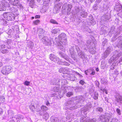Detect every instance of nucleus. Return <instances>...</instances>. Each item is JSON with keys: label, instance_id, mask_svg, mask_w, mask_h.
Listing matches in <instances>:
<instances>
[{"label": "nucleus", "instance_id": "nucleus-1", "mask_svg": "<svg viewBox=\"0 0 122 122\" xmlns=\"http://www.w3.org/2000/svg\"><path fill=\"white\" fill-rule=\"evenodd\" d=\"M66 34L64 33H62L59 35L58 36V38H56L55 39L56 42L54 43L56 45L59 46V48L62 51H63L65 49L63 45H65L66 44Z\"/></svg>", "mask_w": 122, "mask_h": 122}, {"label": "nucleus", "instance_id": "nucleus-2", "mask_svg": "<svg viewBox=\"0 0 122 122\" xmlns=\"http://www.w3.org/2000/svg\"><path fill=\"white\" fill-rule=\"evenodd\" d=\"M3 17L8 20H14L15 19V14L12 13L7 12L4 13Z\"/></svg>", "mask_w": 122, "mask_h": 122}, {"label": "nucleus", "instance_id": "nucleus-3", "mask_svg": "<svg viewBox=\"0 0 122 122\" xmlns=\"http://www.w3.org/2000/svg\"><path fill=\"white\" fill-rule=\"evenodd\" d=\"M12 69V67L9 65H6L2 67L1 70L2 73L4 75H6L10 73Z\"/></svg>", "mask_w": 122, "mask_h": 122}, {"label": "nucleus", "instance_id": "nucleus-4", "mask_svg": "<svg viewBox=\"0 0 122 122\" xmlns=\"http://www.w3.org/2000/svg\"><path fill=\"white\" fill-rule=\"evenodd\" d=\"M66 108L69 109L70 110H72L76 108V107L75 104H73V102L72 101H69L66 103Z\"/></svg>", "mask_w": 122, "mask_h": 122}, {"label": "nucleus", "instance_id": "nucleus-5", "mask_svg": "<svg viewBox=\"0 0 122 122\" xmlns=\"http://www.w3.org/2000/svg\"><path fill=\"white\" fill-rule=\"evenodd\" d=\"M7 7H10V5L8 2L5 1L0 2V11H3L6 10V8Z\"/></svg>", "mask_w": 122, "mask_h": 122}, {"label": "nucleus", "instance_id": "nucleus-6", "mask_svg": "<svg viewBox=\"0 0 122 122\" xmlns=\"http://www.w3.org/2000/svg\"><path fill=\"white\" fill-rule=\"evenodd\" d=\"M115 27L114 26H112L111 27V28H110V30L109 33V34L111 33L114 34V37L111 39V41L112 42L114 41L117 39L116 38L117 35H118L117 32H115Z\"/></svg>", "mask_w": 122, "mask_h": 122}, {"label": "nucleus", "instance_id": "nucleus-7", "mask_svg": "<svg viewBox=\"0 0 122 122\" xmlns=\"http://www.w3.org/2000/svg\"><path fill=\"white\" fill-rule=\"evenodd\" d=\"M76 48L79 57L82 59L85 58L86 55L85 53L82 52L78 46H76Z\"/></svg>", "mask_w": 122, "mask_h": 122}, {"label": "nucleus", "instance_id": "nucleus-8", "mask_svg": "<svg viewBox=\"0 0 122 122\" xmlns=\"http://www.w3.org/2000/svg\"><path fill=\"white\" fill-rule=\"evenodd\" d=\"M96 119L95 118L93 119H89L81 117L80 119L81 122H95L96 121Z\"/></svg>", "mask_w": 122, "mask_h": 122}, {"label": "nucleus", "instance_id": "nucleus-9", "mask_svg": "<svg viewBox=\"0 0 122 122\" xmlns=\"http://www.w3.org/2000/svg\"><path fill=\"white\" fill-rule=\"evenodd\" d=\"M42 41L43 43L46 45H50L51 44V41L47 37H43L42 39Z\"/></svg>", "mask_w": 122, "mask_h": 122}, {"label": "nucleus", "instance_id": "nucleus-10", "mask_svg": "<svg viewBox=\"0 0 122 122\" xmlns=\"http://www.w3.org/2000/svg\"><path fill=\"white\" fill-rule=\"evenodd\" d=\"M49 58L52 61L55 62H56L58 64V62L60 61V59L53 54H51L49 56Z\"/></svg>", "mask_w": 122, "mask_h": 122}, {"label": "nucleus", "instance_id": "nucleus-11", "mask_svg": "<svg viewBox=\"0 0 122 122\" xmlns=\"http://www.w3.org/2000/svg\"><path fill=\"white\" fill-rule=\"evenodd\" d=\"M62 4V2H60L57 4H56L54 7L53 9L54 12L56 11V13H57L58 11L60 10Z\"/></svg>", "mask_w": 122, "mask_h": 122}, {"label": "nucleus", "instance_id": "nucleus-12", "mask_svg": "<svg viewBox=\"0 0 122 122\" xmlns=\"http://www.w3.org/2000/svg\"><path fill=\"white\" fill-rule=\"evenodd\" d=\"M71 69L68 68H61L59 70L60 73H62L63 74H68L70 72Z\"/></svg>", "mask_w": 122, "mask_h": 122}, {"label": "nucleus", "instance_id": "nucleus-13", "mask_svg": "<svg viewBox=\"0 0 122 122\" xmlns=\"http://www.w3.org/2000/svg\"><path fill=\"white\" fill-rule=\"evenodd\" d=\"M121 55V53H119L116 56L115 55H113V56L109 60V62L111 63L113 61H116L118 58V57L120 56Z\"/></svg>", "mask_w": 122, "mask_h": 122}, {"label": "nucleus", "instance_id": "nucleus-14", "mask_svg": "<svg viewBox=\"0 0 122 122\" xmlns=\"http://www.w3.org/2000/svg\"><path fill=\"white\" fill-rule=\"evenodd\" d=\"M58 54L61 57L63 58L66 60L68 61L69 62H70V60L69 58V57L68 56L65 54L63 53L61 51H59L58 52Z\"/></svg>", "mask_w": 122, "mask_h": 122}, {"label": "nucleus", "instance_id": "nucleus-15", "mask_svg": "<svg viewBox=\"0 0 122 122\" xmlns=\"http://www.w3.org/2000/svg\"><path fill=\"white\" fill-rule=\"evenodd\" d=\"M111 50L109 48H108L106 50L104 53L102 55V57L103 58H105L107 57L110 54Z\"/></svg>", "mask_w": 122, "mask_h": 122}, {"label": "nucleus", "instance_id": "nucleus-16", "mask_svg": "<svg viewBox=\"0 0 122 122\" xmlns=\"http://www.w3.org/2000/svg\"><path fill=\"white\" fill-rule=\"evenodd\" d=\"M45 32V30L41 28H38L37 30V33L40 37L43 36Z\"/></svg>", "mask_w": 122, "mask_h": 122}, {"label": "nucleus", "instance_id": "nucleus-17", "mask_svg": "<svg viewBox=\"0 0 122 122\" xmlns=\"http://www.w3.org/2000/svg\"><path fill=\"white\" fill-rule=\"evenodd\" d=\"M115 100L118 103H122V96L119 95L116 96L115 97Z\"/></svg>", "mask_w": 122, "mask_h": 122}, {"label": "nucleus", "instance_id": "nucleus-18", "mask_svg": "<svg viewBox=\"0 0 122 122\" xmlns=\"http://www.w3.org/2000/svg\"><path fill=\"white\" fill-rule=\"evenodd\" d=\"M114 9L118 12L119 13L122 12V5L120 4L117 5Z\"/></svg>", "mask_w": 122, "mask_h": 122}, {"label": "nucleus", "instance_id": "nucleus-19", "mask_svg": "<svg viewBox=\"0 0 122 122\" xmlns=\"http://www.w3.org/2000/svg\"><path fill=\"white\" fill-rule=\"evenodd\" d=\"M15 118L17 122H20V120L23 118V117L21 115L18 114L16 115L15 117Z\"/></svg>", "mask_w": 122, "mask_h": 122}, {"label": "nucleus", "instance_id": "nucleus-20", "mask_svg": "<svg viewBox=\"0 0 122 122\" xmlns=\"http://www.w3.org/2000/svg\"><path fill=\"white\" fill-rule=\"evenodd\" d=\"M58 64L61 65H64L67 66H69L70 65L66 61H62L60 60V61L58 62Z\"/></svg>", "mask_w": 122, "mask_h": 122}, {"label": "nucleus", "instance_id": "nucleus-21", "mask_svg": "<svg viewBox=\"0 0 122 122\" xmlns=\"http://www.w3.org/2000/svg\"><path fill=\"white\" fill-rule=\"evenodd\" d=\"M20 3L19 1L18 0H15L14 1L10 2V3L14 6H17Z\"/></svg>", "mask_w": 122, "mask_h": 122}, {"label": "nucleus", "instance_id": "nucleus-22", "mask_svg": "<svg viewBox=\"0 0 122 122\" xmlns=\"http://www.w3.org/2000/svg\"><path fill=\"white\" fill-rule=\"evenodd\" d=\"M51 121L52 122H60L61 121L58 118L51 117Z\"/></svg>", "mask_w": 122, "mask_h": 122}, {"label": "nucleus", "instance_id": "nucleus-23", "mask_svg": "<svg viewBox=\"0 0 122 122\" xmlns=\"http://www.w3.org/2000/svg\"><path fill=\"white\" fill-rule=\"evenodd\" d=\"M8 116L10 118H12L14 117V112L11 110H9L8 111Z\"/></svg>", "mask_w": 122, "mask_h": 122}, {"label": "nucleus", "instance_id": "nucleus-24", "mask_svg": "<svg viewBox=\"0 0 122 122\" xmlns=\"http://www.w3.org/2000/svg\"><path fill=\"white\" fill-rule=\"evenodd\" d=\"M80 15L82 17L85 18L87 16V13L85 11H82L80 12Z\"/></svg>", "mask_w": 122, "mask_h": 122}, {"label": "nucleus", "instance_id": "nucleus-25", "mask_svg": "<svg viewBox=\"0 0 122 122\" xmlns=\"http://www.w3.org/2000/svg\"><path fill=\"white\" fill-rule=\"evenodd\" d=\"M77 100H78V101H79L80 102H82L84 101L85 99V98L84 97L82 96H77L76 97Z\"/></svg>", "mask_w": 122, "mask_h": 122}, {"label": "nucleus", "instance_id": "nucleus-26", "mask_svg": "<svg viewBox=\"0 0 122 122\" xmlns=\"http://www.w3.org/2000/svg\"><path fill=\"white\" fill-rule=\"evenodd\" d=\"M72 5L70 4H68L67 5V14L69 15L70 13V11L71 8H72Z\"/></svg>", "mask_w": 122, "mask_h": 122}, {"label": "nucleus", "instance_id": "nucleus-27", "mask_svg": "<svg viewBox=\"0 0 122 122\" xmlns=\"http://www.w3.org/2000/svg\"><path fill=\"white\" fill-rule=\"evenodd\" d=\"M27 43L28 45L29 46V47H30L31 49L33 48L34 46V44L33 42L30 41H28Z\"/></svg>", "mask_w": 122, "mask_h": 122}, {"label": "nucleus", "instance_id": "nucleus-28", "mask_svg": "<svg viewBox=\"0 0 122 122\" xmlns=\"http://www.w3.org/2000/svg\"><path fill=\"white\" fill-rule=\"evenodd\" d=\"M60 31L59 29H55L52 30L51 31V32L52 34H55L58 33Z\"/></svg>", "mask_w": 122, "mask_h": 122}, {"label": "nucleus", "instance_id": "nucleus-29", "mask_svg": "<svg viewBox=\"0 0 122 122\" xmlns=\"http://www.w3.org/2000/svg\"><path fill=\"white\" fill-rule=\"evenodd\" d=\"M33 24L36 25H37L39 24L40 23V21L39 20H34L33 22Z\"/></svg>", "mask_w": 122, "mask_h": 122}, {"label": "nucleus", "instance_id": "nucleus-30", "mask_svg": "<svg viewBox=\"0 0 122 122\" xmlns=\"http://www.w3.org/2000/svg\"><path fill=\"white\" fill-rule=\"evenodd\" d=\"M92 104H91L90 103L89 104V105L85 107L84 108L85 111H88L92 107Z\"/></svg>", "mask_w": 122, "mask_h": 122}, {"label": "nucleus", "instance_id": "nucleus-31", "mask_svg": "<svg viewBox=\"0 0 122 122\" xmlns=\"http://www.w3.org/2000/svg\"><path fill=\"white\" fill-rule=\"evenodd\" d=\"M102 117H101L100 118L102 121V122H109V118L105 117V118L102 119Z\"/></svg>", "mask_w": 122, "mask_h": 122}, {"label": "nucleus", "instance_id": "nucleus-32", "mask_svg": "<svg viewBox=\"0 0 122 122\" xmlns=\"http://www.w3.org/2000/svg\"><path fill=\"white\" fill-rule=\"evenodd\" d=\"M117 30V32L115 31V32H117L118 35H119L120 32L122 30V25L118 28Z\"/></svg>", "mask_w": 122, "mask_h": 122}, {"label": "nucleus", "instance_id": "nucleus-33", "mask_svg": "<svg viewBox=\"0 0 122 122\" xmlns=\"http://www.w3.org/2000/svg\"><path fill=\"white\" fill-rule=\"evenodd\" d=\"M49 117V114L47 112L43 116V118L46 120H47Z\"/></svg>", "mask_w": 122, "mask_h": 122}, {"label": "nucleus", "instance_id": "nucleus-34", "mask_svg": "<svg viewBox=\"0 0 122 122\" xmlns=\"http://www.w3.org/2000/svg\"><path fill=\"white\" fill-rule=\"evenodd\" d=\"M70 79L71 80L73 81L76 80L77 79L76 77L72 74H71L70 76Z\"/></svg>", "mask_w": 122, "mask_h": 122}, {"label": "nucleus", "instance_id": "nucleus-35", "mask_svg": "<svg viewBox=\"0 0 122 122\" xmlns=\"http://www.w3.org/2000/svg\"><path fill=\"white\" fill-rule=\"evenodd\" d=\"M41 108L42 110L44 111L47 110L48 109V108L46 106L43 105L41 107Z\"/></svg>", "mask_w": 122, "mask_h": 122}, {"label": "nucleus", "instance_id": "nucleus-36", "mask_svg": "<svg viewBox=\"0 0 122 122\" xmlns=\"http://www.w3.org/2000/svg\"><path fill=\"white\" fill-rule=\"evenodd\" d=\"M73 118H74L73 115L72 113L70 114L69 116H68L66 117V119H67L68 120L70 119V120H72V119Z\"/></svg>", "mask_w": 122, "mask_h": 122}, {"label": "nucleus", "instance_id": "nucleus-37", "mask_svg": "<svg viewBox=\"0 0 122 122\" xmlns=\"http://www.w3.org/2000/svg\"><path fill=\"white\" fill-rule=\"evenodd\" d=\"M29 107L30 109L33 112H34L35 109L36 108L34 105H31L29 106Z\"/></svg>", "mask_w": 122, "mask_h": 122}, {"label": "nucleus", "instance_id": "nucleus-38", "mask_svg": "<svg viewBox=\"0 0 122 122\" xmlns=\"http://www.w3.org/2000/svg\"><path fill=\"white\" fill-rule=\"evenodd\" d=\"M89 50L90 53L92 54H94L96 51L95 49L94 48H92L90 49Z\"/></svg>", "mask_w": 122, "mask_h": 122}, {"label": "nucleus", "instance_id": "nucleus-39", "mask_svg": "<svg viewBox=\"0 0 122 122\" xmlns=\"http://www.w3.org/2000/svg\"><path fill=\"white\" fill-rule=\"evenodd\" d=\"M75 10L76 12V14H77L80 11H81V10H80V8L78 7H75Z\"/></svg>", "mask_w": 122, "mask_h": 122}, {"label": "nucleus", "instance_id": "nucleus-40", "mask_svg": "<svg viewBox=\"0 0 122 122\" xmlns=\"http://www.w3.org/2000/svg\"><path fill=\"white\" fill-rule=\"evenodd\" d=\"M5 98L4 96H0V103H3L5 101Z\"/></svg>", "mask_w": 122, "mask_h": 122}, {"label": "nucleus", "instance_id": "nucleus-41", "mask_svg": "<svg viewBox=\"0 0 122 122\" xmlns=\"http://www.w3.org/2000/svg\"><path fill=\"white\" fill-rule=\"evenodd\" d=\"M50 22L52 24H58V23L54 19H51L50 20Z\"/></svg>", "mask_w": 122, "mask_h": 122}, {"label": "nucleus", "instance_id": "nucleus-42", "mask_svg": "<svg viewBox=\"0 0 122 122\" xmlns=\"http://www.w3.org/2000/svg\"><path fill=\"white\" fill-rule=\"evenodd\" d=\"M117 46L119 48H122V40H120L119 43L117 45Z\"/></svg>", "mask_w": 122, "mask_h": 122}, {"label": "nucleus", "instance_id": "nucleus-43", "mask_svg": "<svg viewBox=\"0 0 122 122\" xmlns=\"http://www.w3.org/2000/svg\"><path fill=\"white\" fill-rule=\"evenodd\" d=\"M98 94L96 92L94 94L93 98L95 100L97 99L98 98Z\"/></svg>", "mask_w": 122, "mask_h": 122}, {"label": "nucleus", "instance_id": "nucleus-44", "mask_svg": "<svg viewBox=\"0 0 122 122\" xmlns=\"http://www.w3.org/2000/svg\"><path fill=\"white\" fill-rule=\"evenodd\" d=\"M96 110L97 111H98L101 112L103 111V110L102 108L100 107H98L96 108Z\"/></svg>", "mask_w": 122, "mask_h": 122}, {"label": "nucleus", "instance_id": "nucleus-45", "mask_svg": "<svg viewBox=\"0 0 122 122\" xmlns=\"http://www.w3.org/2000/svg\"><path fill=\"white\" fill-rule=\"evenodd\" d=\"M73 93L72 92H69L66 93V96L67 97H70L72 95H73Z\"/></svg>", "mask_w": 122, "mask_h": 122}, {"label": "nucleus", "instance_id": "nucleus-46", "mask_svg": "<svg viewBox=\"0 0 122 122\" xmlns=\"http://www.w3.org/2000/svg\"><path fill=\"white\" fill-rule=\"evenodd\" d=\"M70 54H72L73 53H75V52L74 51L73 47H71V48L70 49Z\"/></svg>", "mask_w": 122, "mask_h": 122}, {"label": "nucleus", "instance_id": "nucleus-47", "mask_svg": "<svg viewBox=\"0 0 122 122\" xmlns=\"http://www.w3.org/2000/svg\"><path fill=\"white\" fill-rule=\"evenodd\" d=\"M53 90L55 92H58L59 91V88L58 87H55L53 88Z\"/></svg>", "mask_w": 122, "mask_h": 122}, {"label": "nucleus", "instance_id": "nucleus-48", "mask_svg": "<svg viewBox=\"0 0 122 122\" xmlns=\"http://www.w3.org/2000/svg\"><path fill=\"white\" fill-rule=\"evenodd\" d=\"M72 72L73 73H76L77 75L80 78H81L83 76L81 75L79 73L76 71H72Z\"/></svg>", "mask_w": 122, "mask_h": 122}, {"label": "nucleus", "instance_id": "nucleus-49", "mask_svg": "<svg viewBox=\"0 0 122 122\" xmlns=\"http://www.w3.org/2000/svg\"><path fill=\"white\" fill-rule=\"evenodd\" d=\"M57 94H58V95H59V97L61 98V97H60V94H59V93H58L57 92L55 93H53V94L52 95H53L52 96L53 97L54 96V97H56L57 98H59L58 96L57 95Z\"/></svg>", "mask_w": 122, "mask_h": 122}, {"label": "nucleus", "instance_id": "nucleus-50", "mask_svg": "<svg viewBox=\"0 0 122 122\" xmlns=\"http://www.w3.org/2000/svg\"><path fill=\"white\" fill-rule=\"evenodd\" d=\"M71 57L74 60H76V56L75 53H73L72 54H71Z\"/></svg>", "mask_w": 122, "mask_h": 122}, {"label": "nucleus", "instance_id": "nucleus-51", "mask_svg": "<svg viewBox=\"0 0 122 122\" xmlns=\"http://www.w3.org/2000/svg\"><path fill=\"white\" fill-rule=\"evenodd\" d=\"M30 83V82L27 81H25L24 83V85H26V86H29V85Z\"/></svg>", "mask_w": 122, "mask_h": 122}, {"label": "nucleus", "instance_id": "nucleus-52", "mask_svg": "<svg viewBox=\"0 0 122 122\" xmlns=\"http://www.w3.org/2000/svg\"><path fill=\"white\" fill-rule=\"evenodd\" d=\"M44 1V4H46V5H48V4L49 3L50 0H43Z\"/></svg>", "mask_w": 122, "mask_h": 122}, {"label": "nucleus", "instance_id": "nucleus-53", "mask_svg": "<svg viewBox=\"0 0 122 122\" xmlns=\"http://www.w3.org/2000/svg\"><path fill=\"white\" fill-rule=\"evenodd\" d=\"M17 6L18 8H19L20 9L23 8V6H22V5L21 4H20V3H19V5Z\"/></svg>", "mask_w": 122, "mask_h": 122}, {"label": "nucleus", "instance_id": "nucleus-54", "mask_svg": "<svg viewBox=\"0 0 122 122\" xmlns=\"http://www.w3.org/2000/svg\"><path fill=\"white\" fill-rule=\"evenodd\" d=\"M67 82L66 80L65 79H63L61 80V83L63 84H66Z\"/></svg>", "mask_w": 122, "mask_h": 122}, {"label": "nucleus", "instance_id": "nucleus-55", "mask_svg": "<svg viewBox=\"0 0 122 122\" xmlns=\"http://www.w3.org/2000/svg\"><path fill=\"white\" fill-rule=\"evenodd\" d=\"M85 83V82L83 80H81L79 82V83L82 85H83Z\"/></svg>", "mask_w": 122, "mask_h": 122}, {"label": "nucleus", "instance_id": "nucleus-56", "mask_svg": "<svg viewBox=\"0 0 122 122\" xmlns=\"http://www.w3.org/2000/svg\"><path fill=\"white\" fill-rule=\"evenodd\" d=\"M107 82V81L104 79H102V80L101 83L103 84H106Z\"/></svg>", "mask_w": 122, "mask_h": 122}, {"label": "nucleus", "instance_id": "nucleus-57", "mask_svg": "<svg viewBox=\"0 0 122 122\" xmlns=\"http://www.w3.org/2000/svg\"><path fill=\"white\" fill-rule=\"evenodd\" d=\"M8 52L9 51L8 50H2L1 51V52L3 54L7 53H8Z\"/></svg>", "mask_w": 122, "mask_h": 122}, {"label": "nucleus", "instance_id": "nucleus-58", "mask_svg": "<svg viewBox=\"0 0 122 122\" xmlns=\"http://www.w3.org/2000/svg\"><path fill=\"white\" fill-rule=\"evenodd\" d=\"M116 111L117 113L119 115H120L121 114V110L118 108H117V109Z\"/></svg>", "mask_w": 122, "mask_h": 122}, {"label": "nucleus", "instance_id": "nucleus-59", "mask_svg": "<svg viewBox=\"0 0 122 122\" xmlns=\"http://www.w3.org/2000/svg\"><path fill=\"white\" fill-rule=\"evenodd\" d=\"M117 121V120L116 118H113L112 119V121H111L110 122H116Z\"/></svg>", "mask_w": 122, "mask_h": 122}, {"label": "nucleus", "instance_id": "nucleus-60", "mask_svg": "<svg viewBox=\"0 0 122 122\" xmlns=\"http://www.w3.org/2000/svg\"><path fill=\"white\" fill-rule=\"evenodd\" d=\"M12 42V40L10 39H8L7 40L6 42L9 45Z\"/></svg>", "mask_w": 122, "mask_h": 122}, {"label": "nucleus", "instance_id": "nucleus-61", "mask_svg": "<svg viewBox=\"0 0 122 122\" xmlns=\"http://www.w3.org/2000/svg\"><path fill=\"white\" fill-rule=\"evenodd\" d=\"M5 47V46L4 45H0V49L4 48Z\"/></svg>", "mask_w": 122, "mask_h": 122}, {"label": "nucleus", "instance_id": "nucleus-62", "mask_svg": "<svg viewBox=\"0 0 122 122\" xmlns=\"http://www.w3.org/2000/svg\"><path fill=\"white\" fill-rule=\"evenodd\" d=\"M106 66V65L105 64H103V63H102L101 64V67H102V68L104 69Z\"/></svg>", "mask_w": 122, "mask_h": 122}, {"label": "nucleus", "instance_id": "nucleus-63", "mask_svg": "<svg viewBox=\"0 0 122 122\" xmlns=\"http://www.w3.org/2000/svg\"><path fill=\"white\" fill-rule=\"evenodd\" d=\"M3 112V110L0 107V115H1L2 113Z\"/></svg>", "mask_w": 122, "mask_h": 122}, {"label": "nucleus", "instance_id": "nucleus-64", "mask_svg": "<svg viewBox=\"0 0 122 122\" xmlns=\"http://www.w3.org/2000/svg\"><path fill=\"white\" fill-rule=\"evenodd\" d=\"M40 16L39 15H36L35 16V18L36 19L39 18H40Z\"/></svg>", "mask_w": 122, "mask_h": 122}]
</instances>
